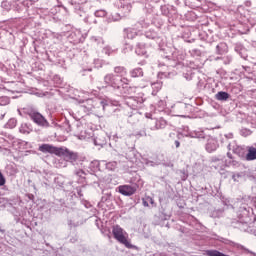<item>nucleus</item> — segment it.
<instances>
[{"label": "nucleus", "mask_w": 256, "mask_h": 256, "mask_svg": "<svg viewBox=\"0 0 256 256\" xmlns=\"http://www.w3.org/2000/svg\"><path fill=\"white\" fill-rule=\"evenodd\" d=\"M231 61H233V58L231 56H226L224 58V64L225 65H229V63H231Z\"/></svg>", "instance_id": "41"}, {"label": "nucleus", "mask_w": 256, "mask_h": 256, "mask_svg": "<svg viewBox=\"0 0 256 256\" xmlns=\"http://www.w3.org/2000/svg\"><path fill=\"white\" fill-rule=\"evenodd\" d=\"M149 203L150 205H155V200H153L151 196H146L145 198H142V205L144 207H149Z\"/></svg>", "instance_id": "22"}, {"label": "nucleus", "mask_w": 256, "mask_h": 256, "mask_svg": "<svg viewBox=\"0 0 256 256\" xmlns=\"http://www.w3.org/2000/svg\"><path fill=\"white\" fill-rule=\"evenodd\" d=\"M7 183V180L5 179V176L3 175V172L0 171V187H3Z\"/></svg>", "instance_id": "33"}, {"label": "nucleus", "mask_w": 256, "mask_h": 256, "mask_svg": "<svg viewBox=\"0 0 256 256\" xmlns=\"http://www.w3.org/2000/svg\"><path fill=\"white\" fill-rule=\"evenodd\" d=\"M64 125L66 126L67 133H71V124L69 123V120H65Z\"/></svg>", "instance_id": "39"}, {"label": "nucleus", "mask_w": 256, "mask_h": 256, "mask_svg": "<svg viewBox=\"0 0 256 256\" xmlns=\"http://www.w3.org/2000/svg\"><path fill=\"white\" fill-rule=\"evenodd\" d=\"M217 147H219V143L215 138H209L206 143V151L208 153H213V151H217Z\"/></svg>", "instance_id": "12"}, {"label": "nucleus", "mask_w": 256, "mask_h": 256, "mask_svg": "<svg viewBox=\"0 0 256 256\" xmlns=\"http://www.w3.org/2000/svg\"><path fill=\"white\" fill-rule=\"evenodd\" d=\"M227 157L228 159H230V161L235 159V157H233V154H231V152H227Z\"/></svg>", "instance_id": "47"}, {"label": "nucleus", "mask_w": 256, "mask_h": 256, "mask_svg": "<svg viewBox=\"0 0 256 256\" xmlns=\"http://www.w3.org/2000/svg\"><path fill=\"white\" fill-rule=\"evenodd\" d=\"M227 165L228 167H240L241 163L233 158L232 160L227 161Z\"/></svg>", "instance_id": "29"}, {"label": "nucleus", "mask_w": 256, "mask_h": 256, "mask_svg": "<svg viewBox=\"0 0 256 256\" xmlns=\"http://www.w3.org/2000/svg\"><path fill=\"white\" fill-rule=\"evenodd\" d=\"M189 107H191V105L189 104H180L178 108L180 109V111H185L189 109Z\"/></svg>", "instance_id": "38"}, {"label": "nucleus", "mask_w": 256, "mask_h": 256, "mask_svg": "<svg viewBox=\"0 0 256 256\" xmlns=\"http://www.w3.org/2000/svg\"><path fill=\"white\" fill-rule=\"evenodd\" d=\"M8 125L9 127H11L13 129V127H17V120L16 119H10L8 121Z\"/></svg>", "instance_id": "36"}, {"label": "nucleus", "mask_w": 256, "mask_h": 256, "mask_svg": "<svg viewBox=\"0 0 256 256\" xmlns=\"http://www.w3.org/2000/svg\"><path fill=\"white\" fill-rule=\"evenodd\" d=\"M231 95L225 91H220L215 95L217 101H227Z\"/></svg>", "instance_id": "20"}, {"label": "nucleus", "mask_w": 256, "mask_h": 256, "mask_svg": "<svg viewBox=\"0 0 256 256\" xmlns=\"http://www.w3.org/2000/svg\"><path fill=\"white\" fill-rule=\"evenodd\" d=\"M131 9H133V6H131V3L123 2L120 5V13H117L116 15L112 16L113 21H121L123 17H129V13H131Z\"/></svg>", "instance_id": "6"}, {"label": "nucleus", "mask_w": 256, "mask_h": 256, "mask_svg": "<svg viewBox=\"0 0 256 256\" xmlns=\"http://www.w3.org/2000/svg\"><path fill=\"white\" fill-rule=\"evenodd\" d=\"M154 161H155V163H159V165H163V167H170L171 169H173V167H175V164H173V162H171L169 160L166 161L165 158L163 157V155L156 156Z\"/></svg>", "instance_id": "13"}, {"label": "nucleus", "mask_w": 256, "mask_h": 256, "mask_svg": "<svg viewBox=\"0 0 256 256\" xmlns=\"http://www.w3.org/2000/svg\"><path fill=\"white\" fill-rule=\"evenodd\" d=\"M0 233H2V235H5V229H2V228L0 227Z\"/></svg>", "instance_id": "52"}, {"label": "nucleus", "mask_w": 256, "mask_h": 256, "mask_svg": "<svg viewBox=\"0 0 256 256\" xmlns=\"http://www.w3.org/2000/svg\"><path fill=\"white\" fill-rule=\"evenodd\" d=\"M145 165H147L148 167H159V163L160 162H155V160H149V159H145L144 160Z\"/></svg>", "instance_id": "25"}, {"label": "nucleus", "mask_w": 256, "mask_h": 256, "mask_svg": "<svg viewBox=\"0 0 256 256\" xmlns=\"http://www.w3.org/2000/svg\"><path fill=\"white\" fill-rule=\"evenodd\" d=\"M111 199V193L104 194L101 198V203H107Z\"/></svg>", "instance_id": "32"}, {"label": "nucleus", "mask_w": 256, "mask_h": 256, "mask_svg": "<svg viewBox=\"0 0 256 256\" xmlns=\"http://www.w3.org/2000/svg\"><path fill=\"white\" fill-rule=\"evenodd\" d=\"M175 146H176V149H179V147H181V143L179 142V140H175Z\"/></svg>", "instance_id": "48"}, {"label": "nucleus", "mask_w": 256, "mask_h": 256, "mask_svg": "<svg viewBox=\"0 0 256 256\" xmlns=\"http://www.w3.org/2000/svg\"><path fill=\"white\" fill-rule=\"evenodd\" d=\"M222 243H225V245H230L231 247H236V249H245V246L235 243L229 239L221 238L220 240Z\"/></svg>", "instance_id": "19"}, {"label": "nucleus", "mask_w": 256, "mask_h": 256, "mask_svg": "<svg viewBox=\"0 0 256 256\" xmlns=\"http://www.w3.org/2000/svg\"><path fill=\"white\" fill-rule=\"evenodd\" d=\"M255 160H256V147L248 146L246 161H255Z\"/></svg>", "instance_id": "17"}, {"label": "nucleus", "mask_w": 256, "mask_h": 256, "mask_svg": "<svg viewBox=\"0 0 256 256\" xmlns=\"http://www.w3.org/2000/svg\"><path fill=\"white\" fill-rule=\"evenodd\" d=\"M112 235L118 243H121V245H124L127 249H135V245L131 244L129 240H127V232L121 228L119 225H114L112 227Z\"/></svg>", "instance_id": "5"}, {"label": "nucleus", "mask_w": 256, "mask_h": 256, "mask_svg": "<svg viewBox=\"0 0 256 256\" xmlns=\"http://www.w3.org/2000/svg\"><path fill=\"white\" fill-rule=\"evenodd\" d=\"M19 114L23 117L27 115L29 119L35 123L38 127H41L42 129H49L51 127V124L49 121H47V118L43 116L37 108L33 106H26L21 111H19Z\"/></svg>", "instance_id": "3"}, {"label": "nucleus", "mask_w": 256, "mask_h": 256, "mask_svg": "<svg viewBox=\"0 0 256 256\" xmlns=\"http://www.w3.org/2000/svg\"><path fill=\"white\" fill-rule=\"evenodd\" d=\"M145 62H141V65H143Z\"/></svg>", "instance_id": "62"}, {"label": "nucleus", "mask_w": 256, "mask_h": 256, "mask_svg": "<svg viewBox=\"0 0 256 256\" xmlns=\"http://www.w3.org/2000/svg\"><path fill=\"white\" fill-rule=\"evenodd\" d=\"M230 147H231V144L228 145V149H231Z\"/></svg>", "instance_id": "59"}, {"label": "nucleus", "mask_w": 256, "mask_h": 256, "mask_svg": "<svg viewBox=\"0 0 256 256\" xmlns=\"http://www.w3.org/2000/svg\"><path fill=\"white\" fill-rule=\"evenodd\" d=\"M234 155H237L242 161H247V149L242 146H236L232 149Z\"/></svg>", "instance_id": "11"}, {"label": "nucleus", "mask_w": 256, "mask_h": 256, "mask_svg": "<svg viewBox=\"0 0 256 256\" xmlns=\"http://www.w3.org/2000/svg\"><path fill=\"white\" fill-rule=\"evenodd\" d=\"M234 50L242 59H247L249 57V53L247 52V48H244L241 44H236Z\"/></svg>", "instance_id": "16"}, {"label": "nucleus", "mask_w": 256, "mask_h": 256, "mask_svg": "<svg viewBox=\"0 0 256 256\" xmlns=\"http://www.w3.org/2000/svg\"><path fill=\"white\" fill-rule=\"evenodd\" d=\"M212 161H213V163H217V161H220V159L215 157V158H212Z\"/></svg>", "instance_id": "50"}, {"label": "nucleus", "mask_w": 256, "mask_h": 256, "mask_svg": "<svg viewBox=\"0 0 256 256\" xmlns=\"http://www.w3.org/2000/svg\"><path fill=\"white\" fill-rule=\"evenodd\" d=\"M95 17H105L107 15V11L105 10H97L94 13Z\"/></svg>", "instance_id": "31"}, {"label": "nucleus", "mask_w": 256, "mask_h": 256, "mask_svg": "<svg viewBox=\"0 0 256 256\" xmlns=\"http://www.w3.org/2000/svg\"><path fill=\"white\" fill-rule=\"evenodd\" d=\"M237 177L239 178V177H241V175L238 173V174H233L232 173V179H233V181H237Z\"/></svg>", "instance_id": "45"}, {"label": "nucleus", "mask_w": 256, "mask_h": 256, "mask_svg": "<svg viewBox=\"0 0 256 256\" xmlns=\"http://www.w3.org/2000/svg\"><path fill=\"white\" fill-rule=\"evenodd\" d=\"M124 33L127 39H137V41H140L137 43L138 48L135 51L137 55H147V51L141 49V47L145 45L146 39L153 41L152 45H158L159 47H161L163 43V36L154 30L147 31L145 34H143L139 30L137 31L135 28H125Z\"/></svg>", "instance_id": "1"}, {"label": "nucleus", "mask_w": 256, "mask_h": 256, "mask_svg": "<svg viewBox=\"0 0 256 256\" xmlns=\"http://www.w3.org/2000/svg\"><path fill=\"white\" fill-rule=\"evenodd\" d=\"M29 199H33V195H31V196L29 197Z\"/></svg>", "instance_id": "60"}, {"label": "nucleus", "mask_w": 256, "mask_h": 256, "mask_svg": "<svg viewBox=\"0 0 256 256\" xmlns=\"http://www.w3.org/2000/svg\"><path fill=\"white\" fill-rule=\"evenodd\" d=\"M177 116L178 117H184V118L187 117V115H185V114H178Z\"/></svg>", "instance_id": "53"}, {"label": "nucleus", "mask_w": 256, "mask_h": 256, "mask_svg": "<svg viewBox=\"0 0 256 256\" xmlns=\"http://www.w3.org/2000/svg\"><path fill=\"white\" fill-rule=\"evenodd\" d=\"M118 193L124 195L125 197H131V195H135L137 193V189H139V184L133 183L131 185H121L118 186Z\"/></svg>", "instance_id": "7"}, {"label": "nucleus", "mask_w": 256, "mask_h": 256, "mask_svg": "<svg viewBox=\"0 0 256 256\" xmlns=\"http://www.w3.org/2000/svg\"><path fill=\"white\" fill-rule=\"evenodd\" d=\"M245 6H246V7H251V1H246V2H245Z\"/></svg>", "instance_id": "49"}, {"label": "nucleus", "mask_w": 256, "mask_h": 256, "mask_svg": "<svg viewBox=\"0 0 256 256\" xmlns=\"http://www.w3.org/2000/svg\"><path fill=\"white\" fill-rule=\"evenodd\" d=\"M143 103H145V100L142 97H128L125 99V105L134 111L141 109V107H143Z\"/></svg>", "instance_id": "8"}, {"label": "nucleus", "mask_w": 256, "mask_h": 256, "mask_svg": "<svg viewBox=\"0 0 256 256\" xmlns=\"http://www.w3.org/2000/svg\"><path fill=\"white\" fill-rule=\"evenodd\" d=\"M188 75L189 74H184V77L187 79V81H189V79H191V78L188 77Z\"/></svg>", "instance_id": "54"}, {"label": "nucleus", "mask_w": 256, "mask_h": 256, "mask_svg": "<svg viewBox=\"0 0 256 256\" xmlns=\"http://www.w3.org/2000/svg\"><path fill=\"white\" fill-rule=\"evenodd\" d=\"M108 237H109V239H111V235H110V233L108 234Z\"/></svg>", "instance_id": "61"}, {"label": "nucleus", "mask_w": 256, "mask_h": 256, "mask_svg": "<svg viewBox=\"0 0 256 256\" xmlns=\"http://www.w3.org/2000/svg\"><path fill=\"white\" fill-rule=\"evenodd\" d=\"M100 106L102 107L103 111H105L106 107H109V102H107V100H101Z\"/></svg>", "instance_id": "35"}, {"label": "nucleus", "mask_w": 256, "mask_h": 256, "mask_svg": "<svg viewBox=\"0 0 256 256\" xmlns=\"http://www.w3.org/2000/svg\"><path fill=\"white\" fill-rule=\"evenodd\" d=\"M106 169H108V171H115V169H117V162L112 161L106 163Z\"/></svg>", "instance_id": "27"}, {"label": "nucleus", "mask_w": 256, "mask_h": 256, "mask_svg": "<svg viewBox=\"0 0 256 256\" xmlns=\"http://www.w3.org/2000/svg\"><path fill=\"white\" fill-rule=\"evenodd\" d=\"M61 148L55 147L51 144H42L39 146L38 151H41V153H50L52 155L59 156V151Z\"/></svg>", "instance_id": "10"}, {"label": "nucleus", "mask_w": 256, "mask_h": 256, "mask_svg": "<svg viewBox=\"0 0 256 256\" xmlns=\"http://www.w3.org/2000/svg\"><path fill=\"white\" fill-rule=\"evenodd\" d=\"M139 25L141 26V29H145V27H147V25H145L144 21L136 23L135 26L137 27V29H139Z\"/></svg>", "instance_id": "42"}, {"label": "nucleus", "mask_w": 256, "mask_h": 256, "mask_svg": "<svg viewBox=\"0 0 256 256\" xmlns=\"http://www.w3.org/2000/svg\"><path fill=\"white\" fill-rule=\"evenodd\" d=\"M114 73H116L117 75H123V73H127V70L123 66H116L114 68Z\"/></svg>", "instance_id": "26"}, {"label": "nucleus", "mask_w": 256, "mask_h": 256, "mask_svg": "<svg viewBox=\"0 0 256 256\" xmlns=\"http://www.w3.org/2000/svg\"><path fill=\"white\" fill-rule=\"evenodd\" d=\"M76 191H77L78 197H82L83 196L81 188H76Z\"/></svg>", "instance_id": "46"}, {"label": "nucleus", "mask_w": 256, "mask_h": 256, "mask_svg": "<svg viewBox=\"0 0 256 256\" xmlns=\"http://www.w3.org/2000/svg\"><path fill=\"white\" fill-rule=\"evenodd\" d=\"M88 71H92V69H88Z\"/></svg>", "instance_id": "63"}, {"label": "nucleus", "mask_w": 256, "mask_h": 256, "mask_svg": "<svg viewBox=\"0 0 256 256\" xmlns=\"http://www.w3.org/2000/svg\"><path fill=\"white\" fill-rule=\"evenodd\" d=\"M9 103H11V98H9L7 96H1L0 97V105L2 107H5V105H9Z\"/></svg>", "instance_id": "23"}, {"label": "nucleus", "mask_w": 256, "mask_h": 256, "mask_svg": "<svg viewBox=\"0 0 256 256\" xmlns=\"http://www.w3.org/2000/svg\"><path fill=\"white\" fill-rule=\"evenodd\" d=\"M228 50H229V47L227 46V43H225V42H220L216 46L217 55H225V53H227Z\"/></svg>", "instance_id": "18"}, {"label": "nucleus", "mask_w": 256, "mask_h": 256, "mask_svg": "<svg viewBox=\"0 0 256 256\" xmlns=\"http://www.w3.org/2000/svg\"><path fill=\"white\" fill-rule=\"evenodd\" d=\"M74 175H77V177H82L83 178V175H85V171H83L81 169L75 170Z\"/></svg>", "instance_id": "37"}, {"label": "nucleus", "mask_w": 256, "mask_h": 256, "mask_svg": "<svg viewBox=\"0 0 256 256\" xmlns=\"http://www.w3.org/2000/svg\"><path fill=\"white\" fill-rule=\"evenodd\" d=\"M87 103H93V100H87Z\"/></svg>", "instance_id": "57"}, {"label": "nucleus", "mask_w": 256, "mask_h": 256, "mask_svg": "<svg viewBox=\"0 0 256 256\" xmlns=\"http://www.w3.org/2000/svg\"><path fill=\"white\" fill-rule=\"evenodd\" d=\"M2 9H5L6 11H9L11 9V3L7 0L2 1L1 3Z\"/></svg>", "instance_id": "30"}, {"label": "nucleus", "mask_w": 256, "mask_h": 256, "mask_svg": "<svg viewBox=\"0 0 256 256\" xmlns=\"http://www.w3.org/2000/svg\"><path fill=\"white\" fill-rule=\"evenodd\" d=\"M74 3H78V4L85 3V0H80V1L76 0Z\"/></svg>", "instance_id": "51"}, {"label": "nucleus", "mask_w": 256, "mask_h": 256, "mask_svg": "<svg viewBox=\"0 0 256 256\" xmlns=\"http://www.w3.org/2000/svg\"><path fill=\"white\" fill-rule=\"evenodd\" d=\"M242 135H244L245 137H247V135H249L250 131L247 129H244L241 131Z\"/></svg>", "instance_id": "44"}, {"label": "nucleus", "mask_w": 256, "mask_h": 256, "mask_svg": "<svg viewBox=\"0 0 256 256\" xmlns=\"http://www.w3.org/2000/svg\"><path fill=\"white\" fill-rule=\"evenodd\" d=\"M186 137H191L192 139H206L205 132L203 130H194L191 132H188L186 134Z\"/></svg>", "instance_id": "15"}, {"label": "nucleus", "mask_w": 256, "mask_h": 256, "mask_svg": "<svg viewBox=\"0 0 256 256\" xmlns=\"http://www.w3.org/2000/svg\"><path fill=\"white\" fill-rule=\"evenodd\" d=\"M3 117H5V114L0 115V119H3Z\"/></svg>", "instance_id": "56"}, {"label": "nucleus", "mask_w": 256, "mask_h": 256, "mask_svg": "<svg viewBox=\"0 0 256 256\" xmlns=\"http://www.w3.org/2000/svg\"><path fill=\"white\" fill-rule=\"evenodd\" d=\"M58 157H64L66 161H77L79 159V154L69 150V148L61 147L58 153Z\"/></svg>", "instance_id": "9"}, {"label": "nucleus", "mask_w": 256, "mask_h": 256, "mask_svg": "<svg viewBox=\"0 0 256 256\" xmlns=\"http://www.w3.org/2000/svg\"><path fill=\"white\" fill-rule=\"evenodd\" d=\"M191 53L192 55H196V57H201V50L199 49H193Z\"/></svg>", "instance_id": "40"}, {"label": "nucleus", "mask_w": 256, "mask_h": 256, "mask_svg": "<svg viewBox=\"0 0 256 256\" xmlns=\"http://www.w3.org/2000/svg\"><path fill=\"white\" fill-rule=\"evenodd\" d=\"M20 133H24V135H29V133H31V128H29L28 124H22L20 127Z\"/></svg>", "instance_id": "24"}, {"label": "nucleus", "mask_w": 256, "mask_h": 256, "mask_svg": "<svg viewBox=\"0 0 256 256\" xmlns=\"http://www.w3.org/2000/svg\"><path fill=\"white\" fill-rule=\"evenodd\" d=\"M180 174V178L182 179V181H187L188 177H189V172H187V170L182 169L178 171Z\"/></svg>", "instance_id": "28"}, {"label": "nucleus", "mask_w": 256, "mask_h": 256, "mask_svg": "<svg viewBox=\"0 0 256 256\" xmlns=\"http://www.w3.org/2000/svg\"><path fill=\"white\" fill-rule=\"evenodd\" d=\"M165 127V121H163L162 123L161 122H157L156 123V129H163V127Z\"/></svg>", "instance_id": "43"}, {"label": "nucleus", "mask_w": 256, "mask_h": 256, "mask_svg": "<svg viewBox=\"0 0 256 256\" xmlns=\"http://www.w3.org/2000/svg\"><path fill=\"white\" fill-rule=\"evenodd\" d=\"M239 220L238 225L241 228L242 227H249L251 223H255L256 216L253 215V209L251 207L247 206L246 204H243L239 207V214H238Z\"/></svg>", "instance_id": "4"}, {"label": "nucleus", "mask_w": 256, "mask_h": 256, "mask_svg": "<svg viewBox=\"0 0 256 256\" xmlns=\"http://www.w3.org/2000/svg\"><path fill=\"white\" fill-rule=\"evenodd\" d=\"M104 83L108 87H112L115 91L124 93V95H129L131 89H133L129 87V79L113 73L104 76Z\"/></svg>", "instance_id": "2"}, {"label": "nucleus", "mask_w": 256, "mask_h": 256, "mask_svg": "<svg viewBox=\"0 0 256 256\" xmlns=\"http://www.w3.org/2000/svg\"><path fill=\"white\" fill-rule=\"evenodd\" d=\"M154 256H165V254L161 253V254H155Z\"/></svg>", "instance_id": "55"}, {"label": "nucleus", "mask_w": 256, "mask_h": 256, "mask_svg": "<svg viewBox=\"0 0 256 256\" xmlns=\"http://www.w3.org/2000/svg\"><path fill=\"white\" fill-rule=\"evenodd\" d=\"M94 145L97 147L107 145V138L105 137L104 133L97 134V136L94 137Z\"/></svg>", "instance_id": "14"}, {"label": "nucleus", "mask_w": 256, "mask_h": 256, "mask_svg": "<svg viewBox=\"0 0 256 256\" xmlns=\"http://www.w3.org/2000/svg\"><path fill=\"white\" fill-rule=\"evenodd\" d=\"M130 76L133 78L143 77V68H134L130 71Z\"/></svg>", "instance_id": "21"}, {"label": "nucleus", "mask_w": 256, "mask_h": 256, "mask_svg": "<svg viewBox=\"0 0 256 256\" xmlns=\"http://www.w3.org/2000/svg\"><path fill=\"white\" fill-rule=\"evenodd\" d=\"M88 109L91 111V109H93V107H88Z\"/></svg>", "instance_id": "58"}, {"label": "nucleus", "mask_w": 256, "mask_h": 256, "mask_svg": "<svg viewBox=\"0 0 256 256\" xmlns=\"http://www.w3.org/2000/svg\"><path fill=\"white\" fill-rule=\"evenodd\" d=\"M136 137H147V131L145 129L140 130L136 133Z\"/></svg>", "instance_id": "34"}]
</instances>
